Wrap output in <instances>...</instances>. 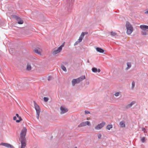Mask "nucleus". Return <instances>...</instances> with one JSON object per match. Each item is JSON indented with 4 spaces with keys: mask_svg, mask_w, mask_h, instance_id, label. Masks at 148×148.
<instances>
[{
    "mask_svg": "<svg viewBox=\"0 0 148 148\" xmlns=\"http://www.w3.org/2000/svg\"><path fill=\"white\" fill-rule=\"evenodd\" d=\"M27 132V129L25 127H23L20 134L19 140L21 143V147L20 148H24L26 146L25 136Z\"/></svg>",
    "mask_w": 148,
    "mask_h": 148,
    "instance_id": "obj_1",
    "label": "nucleus"
},
{
    "mask_svg": "<svg viewBox=\"0 0 148 148\" xmlns=\"http://www.w3.org/2000/svg\"><path fill=\"white\" fill-rule=\"evenodd\" d=\"M85 78V76L82 75L77 79H73L71 81L72 86H74L76 84H78Z\"/></svg>",
    "mask_w": 148,
    "mask_h": 148,
    "instance_id": "obj_2",
    "label": "nucleus"
},
{
    "mask_svg": "<svg viewBox=\"0 0 148 148\" xmlns=\"http://www.w3.org/2000/svg\"><path fill=\"white\" fill-rule=\"evenodd\" d=\"M127 33L128 35L130 34L133 31V28L128 22H127L126 24Z\"/></svg>",
    "mask_w": 148,
    "mask_h": 148,
    "instance_id": "obj_3",
    "label": "nucleus"
},
{
    "mask_svg": "<svg viewBox=\"0 0 148 148\" xmlns=\"http://www.w3.org/2000/svg\"><path fill=\"white\" fill-rule=\"evenodd\" d=\"M34 105L35 110L36 111L37 118L38 119L39 118L40 114V108L39 106L37 104L35 101H34Z\"/></svg>",
    "mask_w": 148,
    "mask_h": 148,
    "instance_id": "obj_4",
    "label": "nucleus"
},
{
    "mask_svg": "<svg viewBox=\"0 0 148 148\" xmlns=\"http://www.w3.org/2000/svg\"><path fill=\"white\" fill-rule=\"evenodd\" d=\"M65 42L63 43L62 45L60 46L57 49H55L52 53L53 55H55L59 53L62 50V48L64 47Z\"/></svg>",
    "mask_w": 148,
    "mask_h": 148,
    "instance_id": "obj_5",
    "label": "nucleus"
},
{
    "mask_svg": "<svg viewBox=\"0 0 148 148\" xmlns=\"http://www.w3.org/2000/svg\"><path fill=\"white\" fill-rule=\"evenodd\" d=\"M106 123L104 122H102L101 123L98 124L95 127V129L96 130H99L101 129L105 125Z\"/></svg>",
    "mask_w": 148,
    "mask_h": 148,
    "instance_id": "obj_6",
    "label": "nucleus"
},
{
    "mask_svg": "<svg viewBox=\"0 0 148 148\" xmlns=\"http://www.w3.org/2000/svg\"><path fill=\"white\" fill-rule=\"evenodd\" d=\"M0 145L3 146L8 148H14V147L10 144L7 143H2L0 144Z\"/></svg>",
    "mask_w": 148,
    "mask_h": 148,
    "instance_id": "obj_7",
    "label": "nucleus"
},
{
    "mask_svg": "<svg viewBox=\"0 0 148 148\" xmlns=\"http://www.w3.org/2000/svg\"><path fill=\"white\" fill-rule=\"evenodd\" d=\"M60 109L61 111L60 114H62L68 111V110L67 109L64 108L62 106H61L60 107Z\"/></svg>",
    "mask_w": 148,
    "mask_h": 148,
    "instance_id": "obj_8",
    "label": "nucleus"
},
{
    "mask_svg": "<svg viewBox=\"0 0 148 148\" xmlns=\"http://www.w3.org/2000/svg\"><path fill=\"white\" fill-rule=\"evenodd\" d=\"M68 6L69 8L71 7L74 2V0H66Z\"/></svg>",
    "mask_w": 148,
    "mask_h": 148,
    "instance_id": "obj_9",
    "label": "nucleus"
},
{
    "mask_svg": "<svg viewBox=\"0 0 148 148\" xmlns=\"http://www.w3.org/2000/svg\"><path fill=\"white\" fill-rule=\"evenodd\" d=\"M135 103V101H132L130 104H127L125 107L126 109H128L131 107Z\"/></svg>",
    "mask_w": 148,
    "mask_h": 148,
    "instance_id": "obj_10",
    "label": "nucleus"
},
{
    "mask_svg": "<svg viewBox=\"0 0 148 148\" xmlns=\"http://www.w3.org/2000/svg\"><path fill=\"white\" fill-rule=\"evenodd\" d=\"M140 27L143 30H145L146 29H148V26L145 25H140Z\"/></svg>",
    "mask_w": 148,
    "mask_h": 148,
    "instance_id": "obj_11",
    "label": "nucleus"
},
{
    "mask_svg": "<svg viewBox=\"0 0 148 148\" xmlns=\"http://www.w3.org/2000/svg\"><path fill=\"white\" fill-rule=\"evenodd\" d=\"M85 34H87L86 32H85ZM84 33L83 32H82L81 35L79 37V38L78 39L80 41V42H81L84 36Z\"/></svg>",
    "mask_w": 148,
    "mask_h": 148,
    "instance_id": "obj_12",
    "label": "nucleus"
},
{
    "mask_svg": "<svg viewBox=\"0 0 148 148\" xmlns=\"http://www.w3.org/2000/svg\"><path fill=\"white\" fill-rule=\"evenodd\" d=\"M16 116L19 119V120H16V123H19L22 120V119L21 118V117L20 116H19V115L18 114H16Z\"/></svg>",
    "mask_w": 148,
    "mask_h": 148,
    "instance_id": "obj_13",
    "label": "nucleus"
},
{
    "mask_svg": "<svg viewBox=\"0 0 148 148\" xmlns=\"http://www.w3.org/2000/svg\"><path fill=\"white\" fill-rule=\"evenodd\" d=\"M96 50L97 51L100 53H103L104 52V50L101 48L99 47H97L96 48Z\"/></svg>",
    "mask_w": 148,
    "mask_h": 148,
    "instance_id": "obj_14",
    "label": "nucleus"
},
{
    "mask_svg": "<svg viewBox=\"0 0 148 148\" xmlns=\"http://www.w3.org/2000/svg\"><path fill=\"white\" fill-rule=\"evenodd\" d=\"M13 17L18 22L21 19V18L15 15L13 16Z\"/></svg>",
    "mask_w": 148,
    "mask_h": 148,
    "instance_id": "obj_15",
    "label": "nucleus"
},
{
    "mask_svg": "<svg viewBox=\"0 0 148 148\" xmlns=\"http://www.w3.org/2000/svg\"><path fill=\"white\" fill-rule=\"evenodd\" d=\"M119 124L120 125L121 127H124L125 126V122L123 121H122L120 122Z\"/></svg>",
    "mask_w": 148,
    "mask_h": 148,
    "instance_id": "obj_16",
    "label": "nucleus"
},
{
    "mask_svg": "<svg viewBox=\"0 0 148 148\" xmlns=\"http://www.w3.org/2000/svg\"><path fill=\"white\" fill-rule=\"evenodd\" d=\"M86 126V122H82L79 125H78L79 127H81Z\"/></svg>",
    "mask_w": 148,
    "mask_h": 148,
    "instance_id": "obj_17",
    "label": "nucleus"
},
{
    "mask_svg": "<svg viewBox=\"0 0 148 148\" xmlns=\"http://www.w3.org/2000/svg\"><path fill=\"white\" fill-rule=\"evenodd\" d=\"M112 125H108L106 127V129L108 130H110V129L112 128Z\"/></svg>",
    "mask_w": 148,
    "mask_h": 148,
    "instance_id": "obj_18",
    "label": "nucleus"
},
{
    "mask_svg": "<svg viewBox=\"0 0 148 148\" xmlns=\"http://www.w3.org/2000/svg\"><path fill=\"white\" fill-rule=\"evenodd\" d=\"M61 68L64 71L66 72V67L63 65H61Z\"/></svg>",
    "mask_w": 148,
    "mask_h": 148,
    "instance_id": "obj_19",
    "label": "nucleus"
},
{
    "mask_svg": "<svg viewBox=\"0 0 148 148\" xmlns=\"http://www.w3.org/2000/svg\"><path fill=\"white\" fill-rule=\"evenodd\" d=\"M34 51L35 52L37 53V54L40 55L41 54V52L40 51H38V50L37 48H36L34 50Z\"/></svg>",
    "mask_w": 148,
    "mask_h": 148,
    "instance_id": "obj_20",
    "label": "nucleus"
},
{
    "mask_svg": "<svg viewBox=\"0 0 148 148\" xmlns=\"http://www.w3.org/2000/svg\"><path fill=\"white\" fill-rule=\"evenodd\" d=\"M140 140L142 143H144L145 141V138L144 137H141Z\"/></svg>",
    "mask_w": 148,
    "mask_h": 148,
    "instance_id": "obj_21",
    "label": "nucleus"
},
{
    "mask_svg": "<svg viewBox=\"0 0 148 148\" xmlns=\"http://www.w3.org/2000/svg\"><path fill=\"white\" fill-rule=\"evenodd\" d=\"M127 67L126 68L127 69H128L131 67V63L130 62H127Z\"/></svg>",
    "mask_w": 148,
    "mask_h": 148,
    "instance_id": "obj_22",
    "label": "nucleus"
},
{
    "mask_svg": "<svg viewBox=\"0 0 148 148\" xmlns=\"http://www.w3.org/2000/svg\"><path fill=\"white\" fill-rule=\"evenodd\" d=\"M92 71L94 73H96L97 72V69L95 67L92 68Z\"/></svg>",
    "mask_w": 148,
    "mask_h": 148,
    "instance_id": "obj_23",
    "label": "nucleus"
},
{
    "mask_svg": "<svg viewBox=\"0 0 148 148\" xmlns=\"http://www.w3.org/2000/svg\"><path fill=\"white\" fill-rule=\"evenodd\" d=\"M111 35L112 37L115 36L117 34L116 33L114 32H110Z\"/></svg>",
    "mask_w": 148,
    "mask_h": 148,
    "instance_id": "obj_24",
    "label": "nucleus"
},
{
    "mask_svg": "<svg viewBox=\"0 0 148 148\" xmlns=\"http://www.w3.org/2000/svg\"><path fill=\"white\" fill-rule=\"evenodd\" d=\"M23 23V21L21 19L18 22V23L19 24H22Z\"/></svg>",
    "mask_w": 148,
    "mask_h": 148,
    "instance_id": "obj_25",
    "label": "nucleus"
},
{
    "mask_svg": "<svg viewBox=\"0 0 148 148\" xmlns=\"http://www.w3.org/2000/svg\"><path fill=\"white\" fill-rule=\"evenodd\" d=\"M27 69L29 71L31 70V66L29 65H27Z\"/></svg>",
    "mask_w": 148,
    "mask_h": 148,
    "instance_id": "obj_26",
    "label": "nucleus"
},
{
    "mask_svg": "<svg viewBox=\"0 0 148 148\" xmlns=\"http://www.w3.org/2000/svg\"><path fill=\"white\" fill-rule=\"evenodd\" d=\"M45 102H47L49 100V98L47 97H44L43 98Z\"/></svg>",
    "mask_w": 148,
    "mask_h": 148,
    "instance_id": "obj_27",
    "label": "nucleus"
},
{
    "mask_svg": "<svg viewBox=\"0 0 148 148\" xmlns=\"http://www.w3.org/2000/svg\"><path fill=\"white\" fill-rule=\"evenodd\" d=\"M80 42V41H79V40L78 39V40L75 42V43H74V46H76V45H77L80 42Z\"/></svg>",
    "mask_w": 148,
    "mask_h": 148,
    "instance_id": "obj_28",
    "label": "nucleus"
},
{
    "mask_svg": "<svg viewBox=\"0 0 148 148\" xmlns=\"http://www.w3.org/2000/svg\"><path fill=\"white\" fill-rule=\"evenodd\" d=\"M135 86V82L134 81H133L132 82V88L133 89Z\"/></svg>",
    "mask_w": 148,
    "mask_h": 148,
    "instance_id": "obj_29",
    "label": "nucleus"
},
{
    "mask_svg": "<svg viewBox=\"0 0 148 148\" xmlns=\"http://www.w3.org/2000/svg\"><path fill=\"white\" fill-rule=\"evenodd\" d=\"M142 34L144 36H145L147 34V33L145 31L142 32Z\"/></svg>",
    "mask_w": 148,
    "mask_h": 148,
    "instance_id": "obj_30",
    "label": "nucleus"
},
{
    "mask_svg": "<svg viewBox=\"0 0 148 148\" xmlns=\"http://www.w3.org/2000/svg\"><path fill=\"white\" fill-rule=\"evenodd\" d=\"M86 122V125H89L90 124V121H85Z\"/></svg>",
    "mask_w": 148,
    "mask_h": 148,
    "instance_id": "obj_31",
    "label": "nucleus"
},
{
    "mask_svg": "<svg viewBox=\"0 0 148 148\" xmlns=\"http://www.w3.org/2000/svg\"><path fill=\"white\" fill-rule=\"evenodd\" d=\"M97 137L99 139H100L101 138V134H99L97 135Z\"/></svg>",
    "mask_w": 148,
    "mask_h": 148,
    "instance_id": "obj_32",
    "label": "nucleus"
},
{
    "mask_svg": "<svg viewBox=\"0 0 148 148\" xmlns=\"http://www.w3.org/2000/svg\"><path fill=\"white\" fill-rule=\"evenodd\" d=\"M114 95L116 96V97L119 96V92H116V93H115Z\"/></svg>",
    "mask_w": 148,
    "mask_h": 148,
    "instance_id": "obj_33",
    "label": "nucleus"
},
{
    "mask_svg": "<svg viewBox=\"0 0 148 148\" xmlns=\"http://www.w3.org/2000/svg\"><path fill=\"white\" fill-rule=\"evenodd\" d=\"M51 79H52L51 77V76H49L48 77V80L49 81H50Z\"/></svg>",
    "mask_w": 148,
    "mask_h": 148,
    "instance_id": "obj_34",
    "label": "nucleus"
},
{
    "mask_svg": "<svg viewBox=\"0 0 148 148\" xmlns=\"http://www.w3.org/2000/svg\"><path fill=\"white\" fill-rule=\"evenodd\" d=\"M84 112H85V114H90V112H89L88 111H87V110L85 111Z\"/></svg>",
    "mask_w": 148,
    "mask_h": 148,
    "instance_id": "obj_35",
    "label": "nucleus"
},
{
    "mask_svg": "<svg viewBox=\"0 0 148 148\" xmlns=\"http://www.w3.org/2000/svg\"><path fill=\"white\" fill-rule=\"evenodd\" d=\"M142 131H143V132H144V131H145V128H144V127H142Z\"/></svg>",
    "mask_w": 148,
    "mask_h": 148,
    "instance_id": "obj_36",
    "label": "nucleus"
},
{
    "mask_svg": "<svg viewBox=\"0 0 148 148\" xmlns=\"http://www.w3.org/2000/svg\"><path fill=\"white\" fill-rule=\"evenodd\" d=\"M16 116H14L13 117V120H16Z\"/></svg>",
    "mask_w": 148,
    "mask_h": 148,
    "instance_id": "obj_37",
    "label": "nucleus"
},
{
    "mask_svg": "<svg viewBox=\"0 0 148 148\" xmlns=\"http://www.w3.org/2000/svg\"><path fill=\"white\" fill-rule=\"evenodd\" d=\"M100 70L99 69H97V72H100Z\"/></svg>",
    "mask_w": 148,
    "mask_h": 148,
    "instance_id": "obj_38",
    "label": "nucleus"
},
{
    "mask_svg": "<svg viewBox=\"0 0 148 148\" xmlns=\"http://www.w3.org/2000/svg\"><path fill=\"white\" fill-rule=\"evenodd\" d=\"M145 14H148V10L145 12Z\"/></svg>",
    "mask_w": 148,
    "mask_h": 148,
    "instance_id": "obj_39",
    "label": "nucleus"
},
{
    "mask_svg": "<svg viewBox=\"0 0 148 148\" xmlns=\"http://www.w3.org/2000/svg\"><path fill=\"white\" fill-rule=\"evenodd\" d=\"M144 133L145 134V135L146 136V133H147V132H146L145 131H144Z\"/></svg>",
    "mask_w": 148,
    "mask_h": 148,
    "instance_id": "obj_40",
    "label": "nucleus"
},
{
    "mask_svg": "<svg viewBox=\"0 0 148 148\" xmlns=\"http://www.w3.org/2000/svg\"><path fill=\"white\" fill-rule=\"evenodd\" d=\"M87 62L88 63L90 62L88 60H87Z\"/></svg>",
    "mask_w": 148,
    "mask_h": 148,
    "instance_id": "obj_41",
    "label": "nucleus"
},
{
    "mask_svg": "<svg viewBox=\"0 0 148 148\" xmlns=\"http://www.w3.org/2000/svg\"><path fill=\"white\" fill-rule=\"evenodd\" d=\"M87 84H89V82H87Z\"/></svg>",
    "mask_w": 148,
    "mask_h": 148,
    "instance_id": "obj_42",
    "label": "nucleus"
},
{
    "mask_svg": "<svg viewBox=\"0 0 148 148\" xmlns=\"http://www.w3.org/2000/svg\"><path fill=\"white\" fill-rule=\"evenodd\" d=\"M74 148H77V147H75Z\"/></svg>",
    "mask_w": 148,
    "mask_h": 148,
    "instance_id": "obj_43",
    "label": "nucleus"
}]
</instances>
